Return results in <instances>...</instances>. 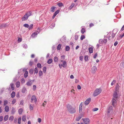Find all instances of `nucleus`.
<instances>
[{"label": "nucleus", "mask_w": 124, "mask_h": 124, "mask_svg": "<svg viewBox=\"0 0 124 124\" xmlns=\"http://www.w3.org/2000/svg\"><path fill=\"white\" fill-rule=\"evenodd\" d=\"M124 36V33L122 35L119 36V37L121 38H122Z\"/></svg>", "instance_id": "nucleus-64"}, {"label": "nucleus", "mask_w": 124, "mask_h": 124, "mask_svg": "<svg viewBox=\"0 0 124 124\" xmlns=\"http://www.w3.org/2000/svg\"><path fill=\"white\" fill-rule=\"evenodd\" d=\"M53 60L51 59H49L47 62V63L48 64H50L52 62Z\"/></svg>", "instance_id": "nucleus-20"}, {"label": "nucleus", "mask_w": 124, "mask_h": 124, "mask_svg": "<svg viewBox=\"0 0 124 124\" xmlns=\"http://www.w3.org/2000/svg\"><path fill=\"white\" fill-rule=\"evenodd\" d=\"M97 55V53H96L93 56V58L94 59L95 58H96Z\"/></svg>", "instance_id": "nucleus-62"}, {"label": "nucleus", "mask_w": 124, "mask_h": 124, "mask_svg": "<svg viewBox=\"0 0 124 124\" xmlns=\"http://www.w3.org/2000/svg\"><path fill=\"white\" fill-rule=\"evenodd\" d=\"M37 66L38 67L41 68V64L39 63H38L37 64Z\"/></svg>", "instance_id": "nucleus-51"}, {"label": "nucleus", "mask_w": 124, "mask_h": 124, "mask_svg": "<svg viewBox=\"0 0 124 124\" xmlns=\"http://www.w3.org/2000/svg\"><path fill=\"white\" fill-rule=\"evenodd\" d=\"M33 25L32 24L30 25L28 29L29 30H30L32 29L33 28Z\"/></svg>", "instance_id": "nucleus-37"}, {"label": "nucleus", "mask_w": 124, "mask_h": 124, "mask_svg": "<svg viewBox=\"0 0 124 124\" xmlns=\"http://www.w3.org/2000/svg\"><path fill=\"white\" fill-rule=\"evenodd\" d=\"M85 38V36L83 35H82L81 36L80 38V39L81 40H83V39H84Z\"/></svg>", "instance_id": "nucleus-45"}, {"label": "nucleus", "mask_w": 124, "mask_h": 124, "mask_svg": "<svg viewBox=\"0 0 124 124\" xmlns=\"http://www.w3.org/2000/svg\"><path fill=\"white\" fill-rule=\"evenodd\" d=\"M10 86L11 87V88L12 89V90H14V84H13L11 83L10 84Z\"/></svg>", "instance_id": "nucleus-38"}, {"label": "nucleus", "mask_w": 124, "mask_h": 124, "mask_svg": "<svg viewBox=\"0 0 124 124\" xmlns=\"http://www.w3.org/2000/svg\"><path fill=\"white\" fill-rule=\"evenodd\" d=\"M5 110L6 112L9 111V107L8 106H6L5 108Z\"/></svg>", "instance_id": "nucleus-16"}, {"label": "nucleus", "mask_w": 124, "mask_h": 124, "mask_svg": "<svg viewBox=\"0 0 124 124\" xmlns=\"http://www.w3.org/2000/svg\"><path fill=\"white\" fill-rule=\"evenodd\" d=\"M83 116V114H81L78 117L76 118V120L77 121H79L82 117Z\"/></svg>", "instance_id": "nucleus-10"}, {"label": "nucleus", "mask_w": 124, "mask_h": 124, "mask_svg": "<svg viewBox=\"0 0 124 124\" xmlns=\"http://www.w3.org/2000/svg\"><path fill=\"white\" fill-rule=\"evenodd\" d=\"M16 85L17 87H19L20 86V82L19 81L17 82L16 83Z\"/></svg>", "instance_id": "nucleus-18"}, {"label": "nucleus", "mask_w": 124, "mask_h": 124, "mask_svg": "<svg viewBox=\"0 0 124 124\" xmlns=\"http://www.w3.org/2000/svg\"><path fill=\"white\" fill-rule=\"evenodd\" d=\"M82 109V107H79V113L81 112Z\"/></svg>", "instance_id": "nucleus-56"}, {"label": "nucleus", "mask_w": 124, "mask_h": 124, "mask_svg": "<svg viewBox=\"0 0 124 124\" xmlns=\"http://www.w3.org/2000/svg\"><path fill=\"white\" fill-rule=\"evenodd\" d=\"M23 111V109L21 108L19 109L18 110V113L19 114H21Z\"/></svg>", "instance_id": "nucleus-28"}, {"label": "nucleus", "mask_w": 124, "mask_h": 124, "mask_svg": "<svg viewBox=\"0 0 124 124\" xmlns=\"http://www.w3.org/2000/svg\"><path fill=\"white\" fill-rule=\"evenodd\" d=\"M101 89L100 88H97L94 91L93 93V95L95 97L99 95L101 92Z\"/></svg>", "instance_id": "nucleus-4"}, {"label": "nucleus", "mask_w": 124, "mask_h": 124, "mask_svg": "<svg viewBox=\"0 0 124 124\" xmlns=\"http://www.w3.org/2000/svg\"><path fill=\"white\" fill-rule=\"evenodd\" d=\"M34 73H37L38 72V68L37 67L35 68L34 70Z\"/></svg>", "instance_id": "nucleus-44"}, {"label": "nucleus", "mask_w": 124, "mask_h": 124, "mask_svg": "<svg viewBox=\"0 0 124 124\" xmlns=\"http://www.w3.org/2000/svg\"><path fill=\"white\" fill-rule=\"evenodd\" d=\"M77 88L78 90H80L81 89V86L79 85H77Z\"/></svg>", "instance_id": "nucleus-60"}, {"label": "nucleus", "mask_w": 124, "mask_h": 124, "mask_svg": "<svg viewBox=\"0 0 124 124\" xmlns=\"http://www.w3.org/2000/svg\"><path fill=\"white\" fill-rule=\"evenodd\" d=\"M36 86L35 85H34L33 86V90L34 91H35L36 90Z\"/></svg>", "instance_id": "nucleus-54"}, {"label": "nucleus", "mask_w": 124, "mask_h": 124, "mask_svg": "<svg viewBox=\"0 0 124 124\" xmlns=\"http://www.w3.org/2000/svg\"><path fill=\"white\" fill-rule=\"evenodd\" d=\"M61 62H62V64H61L62 66V67L64 68L66 67L67 66V62L65 61L61 60Z\"/></svg>", "instance_id": "nucleus-11"}, {"label": "nucleus", "mask_w": 124, "mask_h": 124, "mask_svg": "<svg viewBox=\"0 0 124 124\" xmlns=\"http://www.w3.org/2000/svg\"><path fill=\"white\" fill-rule=\"evenodd\" d=\"M22 120L23 121L25 122L26 120V116H23L22 117Z\"/></svg>", "instance_id": "nucleus-41"}, {"label": "nucleus", "mask_w": 124, "mask_h": 124, "mask_svg": "<svg viewBox=\"0 0 124 124\" xmlns=\"http://www.w3.org/2000/svg\"><path fill=\"white\" fill-rule=\"evenodd\" d=\"M92 72L93 73H95L97 70V68L95 66H93L92 68Z\"/></svg>", "instance_id": "nucleus-12"}, {"label": "nucleus", "mask_w": 124, "mask_h": 124, "mask_svg": "<svg viewBox=\"0 0 124 124\" xmlns=\"http://www.w3.org/2000/svg\"><path fill=\"white\" fill-rule=\"evenodd\" d=\"M117 32V31H116V32L115 33H112L111 34V36L112 38H113L115 37V35H116V32Z\"/></svg>", "instance_id": "nucleus-34"}, {"label": "nucleus", "mask_w": 124, "mask_h": 124, "mask_svg": "<svg viewBox=\"0 0 124 124\" xmlns=\"http://www.w3.org/2000/svg\"><path fill=\"white\" fill-rule=\"evenodd\" d=\"M61 45L60 44H59L57 46V49L58 50H60L61 48Z\"/></svg>", "instance_id": "nucleus-36"}, {"label": "nucleus", "mask_w": 124, "mask_h": 124, "mask_svg": "<svg viewBox=\"0 0 124 124\" xmlns=\"http://www.w3.org/2000/svg\"><path fill=\"white\" fill-rule=\"evenodd\" d=\"M89 51L90 53H93V48L92 47H90L89 48Z\"/></svg>", "instance_id": "nucleus-21"}, {"label": "nucleus", "mask_w": 124, "mask_h": 124, "mask_svg": "<svg viewBox=\"0 0 124 124\" xmlns=\"http://www.w3.org/2000/svg\"><path fill=\"white\" fill-rule=\"evenodd\" d=\"M18 42H20L22 41V39L21 38H19L18 39Z\"/></svg>", "instance_id": "nucleus-63"}, {"label": "nucleus", "mask_w": 124, "mask_h": 124, "mask_svg": "<svg viewBox=\"0 0 124 124\" xmlns=\"http://www.w3.org/2000/svg\"><path fill=\"white\" fill-rule=\"evenodd\" d=\"M67 108L68 112L71 114H74L76 112V108L73 107L69 104L67 105Z\"/></svg>", "instance_id": "nucleus-1"}, {"label": "nucleus", "mask_w": 124, "mask_h": 124, "mask_svg": "<svg viewBox=\"0 0 124 124\" xmlns=\"http://www.w3.org/2000/svg\"><path fill=\"white\" fill-rule=\"evenodd\" d=\"M34 72L33 70V69H31L29 71V72L30 74H32Z\"/></svg>", "instance_id": "nucleus-32"}, {"label": "nucleus", "mask_w": 124, "mask_h": 124, "mask_svg": "<svg viewBox=\"0 0 124 124\" xmlns=\"http://www.w3.org/2000/svg\"><path fill=\"white\" fill-rule=\"evenodd\" d=\"M85 31V29L84 28H83L81 30V32L82 34H83Z\"/></svg>", "instance_id": "nucleus-39"}, {"label": "nucleus", "mask_w": 124, "mask_h": 124, "mask_svg": "<svg viewBox=\"0 0 124 124\" xmlns=\"http://www.w3.org/2000/svg\"><path fill=\"white\" fill-rule=\"evenodd\" d=\"M78 38V35H76L75 36V39L77 40Z\"/></svg>", "instance_id": "nucleus-57"}, {"label": "nucleus", "mask_w": 124, "mask_h": 124, "mask_svg": "<svg viewBox=\"0 0 124 124\" xmlns=\"http://www.w3.org/2000/svg\"><path fill=\"white\" fill-rule=\"evenodd\" d=\"M117 99H116L115 98H113L112 101V104L113 106L115 107L116 104V101Z\"/></svg>", "instance_id": "nucleus-8"}, {"label": "nucleus", "mask_w": 124, "mask_h": 124, "mask_svg": "<svg viewBox=\"0 0 124 124\" xmlns=\"http://www.w3.org/2000/svg\"><path fill=\"white\" fill-rule=\"evenodd\" d=\"M23 26L27 28H29V25L27 24H25L23 25Z\"/></svg>", "instance_id": "nucleus-47"}, {"label": "nucleus", "mask_w": 124, "mask_h": 124, "mask_svg": "<svg viewBox=\"0 0 124 124\" xmlns=\"http://www.w3.org/2000/svg\"><path fill=\"white\" fill-rule=\"evenodd\" d=\"M82 120L85 124H89V120L88 118H83Z\"/></svg>", "instance_id": "nucleus-6"}, {"label": "nucleus", "mask_w": 124, "mask_h": 124, "mask_svg": "<svg viewBox=\"0 0 124 124\" xmlns=\"http://www.w3.org/2000/svg\"><path fill=\"white\" fill-rule=\"evenodd\" d=\"M32 15V12L31 11H29L26 13L23 16L22 18V20L23 21H25L27 20L28 17Z\"/></svg>", "instance_id": "nucleus-3"}, {"label": "nucleus", "mask_w": 124, "mask_h": 124, "mask_svg": "<svg viewBox=\"0 0 124 124\" xmlns=\"http://www.w3.org/2000/svg\"><path fill=\"white\" fill-rule=\"evenodd\" d=\"M16 112L15 108L14 107H12L11 109V113L12 114H15Z\"/></svg>", "instance_id": "nucleus-14"}, {"label": "nucleus", "mask_w": 124, "mask_h": 124, "mask_svg": "<svg viewBox=\"0 0 124 124\" xmlns=\"http://www.w3.org/2000/svg\"><path fill=\"white\" fill-rule=\"evenodd\" d=\"M56 8L55 7H52L51 9V11L54 12L55 11V9Z\"/></svg>", "instance_id": "nucleus-22"}, {"label": "nucleus", "mask_w": 124, "mask_h": 124, "mask_svg": "<svg viewBox=\"0 0 124 124\" xmlns=\"http://www.w3.org/2000/svg\"><path fill=\"white\" fill-rule=\"evenodd\" d=\"M74 6V3L72 4L70 6L69 8V9L70 10Z\"/></svg>", "instance_id": "nucleus-35"}, {"label": "nucleus", "mask_w": 124, "mask_h": 124, "mask_svg": "<svg viewBox=\"0 0 124 124\" xmlns=\"http://www.w3.org/2000/svg\"><path fill=\"white\" fill-rule=\"evenodd\" d=\"M55 25V23H53L51 24V25H50L49 28H50L51 29H53Z\"/></svg>", "instance_id": "nucleus-17"}, {"label": "nucleus", "mask_w": 124, "mask_h": 124, "mask_svg": "<svg viewBox=\"0 0 124 124\" xmlns=\"http://www.w3.org/2000/svg\"><path fill=\"white\" fill-rule=\"evenodd\" d=\"M120 86L118 84H117L115 87V90L113 94V98L117 99L118 97V94L119 93V89Z\"/></svg>", "instance_id": "nucleus-2"}, {"label": "nucleus", "mask_w": 124, "mask_h": 124, "mask_svg": "<svg viewBox=\"0 0 124 124\" xmlns=\"http://www.w3.org/2000/svg\"><path fill=\"white\" fill-rule=\"evenodd\" d=\"M116 82V80H114L111 83V85H113Z\"/></svg>", "instance_id": "nucleus-50"}, {"label": "nucleus", "mask_w": 124, "mask_h": 124, "mask_svg": "<svg viewBox=\"0 0 124 124\" xmlns=\"http://www.w3.org/2000/svg\"><path fill=\"white\" fill-rule=\"evenodd\" d=\"M58 5L59 7H61L63 6V4L61 2L59 3L58 4Z\"/></svg>", "instance_id": "nucleus-48"}, {"label": "nucleus", "mask_w": 124, "mask_h": 124, "mask_svg": "<svg viewBox=\"0 0 124 124\" xmlns=\"http://www.w3.org/2000/svg\"><path fill=\"white\" fill-rule=\"evenodd\" d=\"M14 118V117L13 116H10L9 118V120L10 121H12L13 120Z\"/></svg>", "instance_id": "nucleus-33"}, {"label": "nucleus", "mask_w": 124, "mask_h": 124, "mask_svg": "<svg viewBox=\"0 0 124 124\" xmlns=\"http://www.w3.org/2000/svg\"><path fill=\"white\" fill-rule=\"evenodd\" d=\"M43 74V72L41 71H40L39 72V77H41Z\"/></svg>", "instance_id": "nucleus-42"}, {"label": "nucleus", "mask_w": 124, "mask_h": 124, "mask_svg": "<svg viewBox=\"0 0 124 124\" xmlns=\"http://www.w3.org/2000/svg\"><path fill=\"white\" fill-rule=\"evenodd\" d=\"M113 109V108L112 107L110 106L109 107L108 109V111L107 112V114L108 115L109 113L111 111H112Z\"/></svg>", "instance_id": "nucleus-13"}, {"label": "nucleus", "mask_w": 124, "mask_h": 124, "mask_svg": "<svg viewBox=\"0 0 124 124\" xmlns=\"http://www.w3.org/2000/svg\"><path fill=\"white\" fill-rule=\"evenodd\" d=\"M46 67H43V73H45L46 72Z\"/></svg>", "instance_id": "nucleus-40"}, {"label": "nucleus", "mask_w": 124, "mask_h": 124, "mask_svg": "<svg viewBox=\"0 0 124 124\" xmlns=\"http://www.w3.org/2000/svg\"><path fill=\"white\" fill-rule=\"evenodd\" d=\"M70 47L69 46H67L66 47L65 50L66 51H68L70 50Z\"/></svg>", "instance_id": "nucleus-30"}, {"label": "nucleus", "mask_w": 124, "mask_h": 124, "mask_svg": "<svg viewBox=\"0 0 124 124\" xmlns=\"http://www.w3.org/2000/svg\"><path fill=\"white\" fill-rule=\"evenodd\" d=\"M26 91V89L25 87H23L22 90V92L23 93H25Z\"/></svg>", "instance_id": "nucleus-19"}, {"label": "nucleus", "mask_w": 124, "mask_h": 124, "mask_svg": "<svg viewBox=\"0 0 124 124\" xmlns=\"http://www.w3.org/2000/svg\"><path fill=\"white\" fill-rule=\"evenodd\" d=\"M8 118V115H6L4 117V120L5 121H7Z\"/></svg>", "instance_id": "nucleus-23"}, {"label": "nucleus", "mask_w": 124, "mask_h": 124, "mask_svg": "<svg viewBox=\"0 0 124 124\" xmlns=\"http://www.w3.org/2000/svg\"><path fill=\"white\" fill-rule=\"evenodd\" d=\"M4 106H5L8 103V101L7 100H5L4 101Z\"/></svg>", "instance_id": "nucleus-49"}, {"label": "nucleus", "mask_w": 124, "mask_h": 124, "mask_svg": "<svg viewBox=\"0 0 124 124\" xmlns=\"http://www.w3.org/2000/svg\"><path fill=\"white\" fill-rule=\"evenodd\" d=\"M30 110H33V107L31 106V104L30 105Z\"/></svg>", "instance_id": "nucleus-58"}, {"label": "nucleus", "mask_w": 124, "mask_h": 124, "mask_svg": "<svg viewBox=\"0 0 124 124\" xmlns=\"http://www.w3.org/2000/svg\"><path fill=\"white\" fill-rule=\"evenodd\" d=\"M91 101V99L90 98H89L87 99L85 102L84 103L85 105H88L90 102Z\"/></svg>", "instance_id": "nucleus-9"}, {"label": "nucleus", "mask_w": 124, "mask_h": 124, "mask_svg": "<svg viewBox=\"0 0 124 124\" xmlns=\"http://www.w3.org/2000/svg\"><path fill=\"white\" fill-rule=\"evenodd\" d=\"M31 81H28L26 83V85L28 86L31 85Z\"/></svg>", "instance_id": "nucleus-27"}, {"label": "nucleus", "mask_w": 124, "mask_h": 124, "mask_svg": "<svg viewBox=\"0 0 124 124\" xmlns=\"http://www.w3.org/2000/svg\"><path fill=\"white\" fill-rule=\"evenodd\" d=\"M34 101L35 103H36L37 102V100L36 96L34 95H33L32 96L31 99V103H33Z\"/></svg>", "instance_id": "nucleus-5"}, {"label": "nucleus", "mask_w": 124, "mask_h": 124, "mask_svg": "<svg viewBox=\"0 0 124 124\" xmlns=\"http://www.w3.org/2000/svg\"><path fill=\"white\" fill-rule=\"evenodd\" d=\"M84 59L85 61H87L88 60V55L85 56Z\"/></svg>", "instance_id": "nucleus-26"}, {"label": "nucleus", "mask_w": 124, "mask_h": 124, "mask_svg": "<svg viewBox=\"0 0 124 124\" xmlns=\"http://www.w3.org/2000/svg\"><path fill=\"white\" fill-rule=\"evenodd\" d=\"M107 41V39H100L99 40V43L100 44H102L103 43H106Z\"/></svg>", "instance_id": "nucleus-7"}, {"label": "nucleus", "mask_w": 124, "mask_h": 124, "mask_svg": "<svg viewBox=\"0 0 124 124\" xmlns=\"http://www.w3.org/2000/svg\"><path fill=\"white\" fill-rule=\"evenodd\" d=\"M3 117L2 116H0V122H1L3 120Z\"/></svg>", "instance_id": "nucleus-59"}, {"label": "nucleus", "mask_w": 124, "mask_h": 124, "mask_svg": "<svg viewBox=\"0 0 124 124\" xmlns=\"http://www.w3.org/2000/svg\"><path fill=\"white\" fill-rule=\"evenodd\" d=\"M59 10H58L55 12L54 14V15L56 16V15L59 13Z\"/></svg>", "instance_id": "nucleus-46"}, {"label": "nucleus", "mask_w": 124, "mask_h": 124, "mask_svg": "<svg viewBox=\"0 0 124 124\" xmlns=\"http://www.w3.org/2000/svg\"><path fill=\"white\" fill-rule=\"evenodd\" d=\"M16 100L15 99H14L12 101V104H14L16 102Z\"/></svg>", "instance_id": "nucleus-52"}, {"label": "nucleus", "mask_w": 124, "mask_h": 124, "mask_svg": "<svg viewBox=\"0 0 124 124\" xmlns=\"http://www.w3.org/2000/svg\"><path fill=\"white\" fill-rule=\"evenodd\" d=\"M28 72L27 70H26L25 71V73L24 74V77L25 78H26L27 76H28Z\"/></svg>", "instance_id": "nucleus-25"}, {"label": "nucleus", "mask_w": 124, "mask_h": 124, "mask_svg": "<svg viewBox=\"0 0 124 124\" xmlns=\"http://www.w3.org/2000/svg\"><path fill=\"white\" fill-rule=\"evenodd\" d=\"M15 96V93L14 92H13L11 94V97L12 98H14Z\"/></svg>", "instance_id": "nucleus-24"}, {"label": "nucleus", "mask_w": 124, "mask_h": 124, "mask_svg": "<svg viewBox=\"0 0 124 124\" xmlns=\"http://www.w3.org/2000/svg\"><path fill=\"white\" fill-rule=\"evenodd\" d=\"M6 24H2L0 25V27L2 28H5L6 27Z\"/></svg>", "instance_id": "nucleus-31"}, {"label": "nucleus", "mask_w": 124, "mask_h": 124, "mask_svg": "<svg viewBox=\"0 0 124 124\" xmlns=\"http://www.w3.org/2000/svg\"><path fill=\"white\" fill-rule=\"evenodd\" d=\"M58 60V58L57 57H55L54 58V62H57Z\"/></svg>", "instance_id": "nucleus-29"}, {"label": "nucleus", "mask_w": 124, "mask_h": 124, "mask_svg": "<svg viewBox=\"0 0 124 124\" xmlns=\"http://www.w3.org/2000/svg\"><path fill=\"white\" fill-rule=\"evenodd\" d=\"M61 58L63 60H64L65 59V56L64 55H62L61 56Z\"/></svg>", "instance_id": "nucleus-61"}, {"label": "nucleus", "mask_w": 124, "mask_h": 124, "mask_svg": "<svg viewBox=\"0 0 124 124\" xmlns=\"http://www.w3.org/2000/svg\"><path fill=\"white\" fill-rule=\"evenodd\" d=\"M21 117H19L18 119V123L19 124H21Z\"/></svg>", "instance_id": "nucleus-43"}, {"label": "nucleus", "mask_w": 124, "mask_h": 124, "mask_svg": "<svg viewBox=\"0 0 124 124\" xmlns=\"http://www.w3.org/2000/svg\"><path fill=\"white\" fill-rule=\"evenodd\" d=\"M37 33L36 32H34L32 33L31 36L32 37L34 38L37 35Z\"/></svg>", "instance_id": "nucleus-15"}, {"label": "nucleus", "mask_w": 124, "mask_h": 124, "mask_svg": "<svg viewBox=\"0 0 124 124\" xmlns=\"http://www.w3.org/2000/svg\"><path fill=\"white\" fill-rule=\"evenodd\" d=\"M25 81L24 78H22L21 79V82L22 83H24L25 82Z\"/></svg>", "instance_id": "nucleus-55"}, {"label": "nucleus", "mask_w": 124, "mask_h": 124, "mask_svg": "<svg viewBox=\"0 0 124 124\" xmlns=\"http://www.w3.org/2000/svg\"><path fill=\"white\" fill-rule=\"evenodd\" d=\"M23 47L25 48H26L27 47V45L25 44H23Z\"/></svg>", "instance_id": "nucleus-53"}]
</instances>
